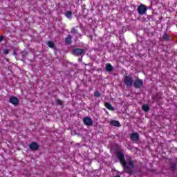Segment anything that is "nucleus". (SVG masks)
<instances>
[{"mask_svg":"<svg viewBox=\"0 0 177 177\" xmlns=\"http://www.w3.org/2000/svg\"><path fill=\"white\" fill-rule=\"evenodd\" d=\"M67 44H71V38L68 37Z\"/></svg>","mask_w":177,"mask_h":177,"instance_id":"nucleus-20","label":"nucleus"},{"mask_svg":"<svg viewBox=\"0 0 177 177\" xmlns=\"http://www.w3.org/2000/svg\"><path fill=\"white\" fill-rule=\"evenodd\" d=\"M143 86V81L138 79L134 82V86L135 88H140V86Z\"/></svg>","mask_w":177,"mask_h":177,"instance_id":"nucleus-7","label":"nucleus"},{"mask_svg":"<svg viewBox=\"0 0 177 177\" xmlns=\"http://www.w3.org/2000/svg\"><path fill=\"white\" fill-rule=\"evenodd\" d=\"M67 17H71V12L70 11L67 12Z\"/></svg>","mask_w":177,"mask_h":177,"instance_id":"nucleus-19","label":"nucleus"},{"mask_svg":"<svg viewBox=\"0 0 177 177\" xmlns=\"http://www.w3.org/2000/svg\"><path fill=\"white\" fill-rule=\"evenodd\" d=\"M72 31H73V32H77V30H75V29H73Z\"/></svg>","mask_w":177,"mask_h":177,"instance_id":"nucleus-22","label":"nucleus"},{"mask_svg":"<svg viewBox=\"0 0 177 177\" xmlns=\"http://www.w3.org/2000/svg\"><path fill=\"white\" fill-rule=\"evenodd\" d=\"M147 11V8H146V6L142 4L138 8V12L139 15H145Z\"/></svg>","mask_w":177,"mask_h":177,"instance_id":"nucleus-3","label":"nucleus"},{"mask_svg":"<svg viewBox=\"0 0 177 177\" xmlns=\"http://www.w3.org/2000/svg\"><path fill=\"white\" fill-rule=\"evenodd\" d=\"M56 103H57L59 105L63 104V101L60 100H56Z\"/></svg>","mask_w":177,"mask_h":177,"instance_id":"nucleus-16","label":"nucleus"},{"mask_svg":"<svg viewBox=\"0 0 177 177\" xmlns=\"http://www.w3.org/2000/svg\"><path fill=\"white\" fill-rule=\"evenodd\" d=\"M117 158L120 160V163L123 165V167L124 169L128 172L129 174H132V170H131V168H133V162L131 161L129 159L127 160V162H125V159L124 158V154L121 153L120 151H118L116 153Z\"/></svg>","mask_w":177,"mask_h":177,"instance_id":"nucleus-1","label":"nucleus"},{"mask_svg":"<svg viewBox=\"0 0 177 177\" xmlns=\"http://www.w3.org/2000/svg\"><path fill=\"white\" fill-rule=\"evenodd\" d=\"M65 42H67V39H65Z\"/></svg>","mask_w":177,"mask_h":177,"instance_id":"nucleus-23","label":"nucleus"},{"mask_svg":"<svg viewBox=\"0 0 177 177\" xmlns=\"http://www.w3.org/2000/svg\"><path fill=\"white\" fill-rule=\"evenodd\" d=\"M105 107H106L108 110H111V111L114 110V108L111 106V104L109 102L105 103Z\"/></svg>","mask_w":177,"mask_h":177,"instance_id":"nucleus-11","label":"nucleus"},{"mask_svg":"<svg viewBox=\"0 0 177 177\" xmlns=\"http://www.w3.org/2000/svg\"><path fill=\"white\" fill-rule=\"evenodd\" d=\"M30 149H31L32 151L38 150V148L39 147V145L37 142H32L29 145Z\"/></svg>","mask_w":177,"mask_h":177,"instance_id":"nucleus-8","label":"nucleus"},{"mask_svg":"<svg viewBox=\"0 0 177 177\" xmlns=\"http://www.w3.org/2000/svg\"><path fill=\"white\" fill-rule=\"evenodd\" d=\"M47 45L49 48H51V49H53V48H55V43H53V41H48Z\"/></svg>","mask_w":177,"mask_h":177,"instance_id":"nucleus-13","label":"nucleus"},{"mask_svg":"<svg viewBox=\"0 0 177 177\" xmlns=\"http://www.w3.org/2000/svg\"><path fill=\"white\" fill-rule=\"evenodd\" d=\"M73 53L75 55V56H80L84 53V50L81 48H76L73 50Z\"/></svg>","mask_w":177,"mask_h":177,"instance_id":"nucleus-4","label":"nucleus"},{"mask_svg":"<svg viewBox=\"0 0 177 177\" xmlns=\"http://www.w3.org/2000/svg\"><path fill=\"white\" fill-rule=\"evenodd\" d=\"M106 71H111L113 70V66H111L110 64H107L106 65Z\"/></svg>","mask_w":177,"mask_h":177,"instance_id":"nucleus-12","label":"nucleus"},{"mask_svg":"<svg viewBox=\"0 0 177 177\" xmlns=\"http://www.w3.org/2000/svg\"><path fill=\"white\" fill-rule=\"evenodd\" d=\"M163 38L164 39H166V41H168V39H169V37L167 36V34L164 35Z\"/></svg>","mask_w":177,"mask_h":177,"instance_id":"nucleus-17","label":"nucleus"},{"mask_svg":"<svg viewBox=\"0 0 177 177\" xmlns=\"http://www.w3.org/2000/svg\"><path fill=\"white\" fill-rule=\"evenodd\" d=\"M3 41V36L0 37V42H2Z\"/></svg>","mask_w":177,"mask_h":177,"instance_id":"nucleus-21","label":"nucleus"},{"mask_svg":"<svg viewBox=\"0 0 177 177\" xmlns=\"http://www.w3.org/2000/svg\"><path fill=\"white\" fill-rule=\"evenodd\" d=\"M142 109L144 111H149L150 110V107H149V105H143L142 106Z\"/></svg>","mask_w":177,"mask_h":177,"instance_id":"nucleus-14","label":"nucleus"},{"mask_svg":"<svg viewBox=\"0 0 177 177\" xmlns=\"http://www.w3.org/2000/svg\"><path fill=\"white\" fill-rule=\"evenodd\" d=\"M10 103H11V104H14V106H16L19 104V99H17L16 97H11L10 99Z\"/></svg>","mask_w":177,"mask_h":177,"instance_id":"nucleus-5","label":"nucleus"},{"mask_svg":"<svg viewBox=\"0 0 177 177\" xmlns=\"http://www.w3.org/2000/svg\"><path fill=\"white\" fill-rule=\"evenodd\" d=\"M95 96H96V97H100V93H99L98 91H96L94 93Z\"/></svg>","mask_w":177,"mask_h":177,"instance_id":"nucleus-15","label":"nucleus"},{"mask_svg":"<svg viewBox=\"0 0 177 177\" xmlns=\"http://www.w3.org/2000/svg\"><path fill=\"white\" fill-rule=\"evenodd\" d=\"M14 55H16V53H15V52H14Z\"/></svg>","mask_w":177,"mask_h":177,"instance_id":"nucleus-24","label":"nucleus"},{"mask_svg":"<svg viewBox=\"0 0 177 177\" xmlns=\"http://www.w3.org/2000/svg\"><path fill=\"white\" fill-rule=\"evenodd\" d=\"M130 138L131 140H139V134L137 133H132Z\"/></svg>","mask_w":177,"mask_h":177,"instance_id":"nucleus-9","label":"nucleus"},{"mask_svg":"<svg viewBox=\"0 0 177 177\" xmlns=\"http://www.w3.org/2000/svg\"><path fill=\"white\" fill-rule=\"evenodd\" d=\"M124 81V84L127 86H132V84H133V80H132V77L129 76H125Z\"/></svg>","mask_w":177,"mask_h":177,"instance_id":"nucleus-2","label":"nucleus"},{"mask_svg":"<svg viewBox=\"0 0 177 177\" xmlns=\"http://www.w3.org/2000/svg\"><path fill=\"white\" fill-rule=\"evenodd\" d=\"M111 124L113 127H121V125L120 124V122L119 121L113 120V121L111 122Z\"/></svg>","mask_w":177,"mask_h":177,"instance_id":"nucleus-10","label":"nucleus"},{"mask_svg":"<svg viewBox=\"0 0 177 177\" xmlns=\"http://www.w3.org/2000/svg\"><path fill=\"white\" fill-rule=\"evenodd\" d=\"M84 123L85 124V125L91 127V125H93V121H92V119L89 118H86L84 119Z\"/></svg>","mask_w":177,"mask_h":177,"instance_id":"nucleus-6","label":"nucleus"},{"mask_svg":"<svg viewBox=\"0 0 177 177\" xmlns=\"http://www.w3.org/2000/svg\"><path fill=\"white\" fill-rule=\"evenodd\" d=\"M3 53H4V55H8V54H9V50H4L3 51Z\"/></svg>","mask_w":177,"mask_h":177,"instance_id":"nucleus-18","label":"nucleus"}]
</instances>
